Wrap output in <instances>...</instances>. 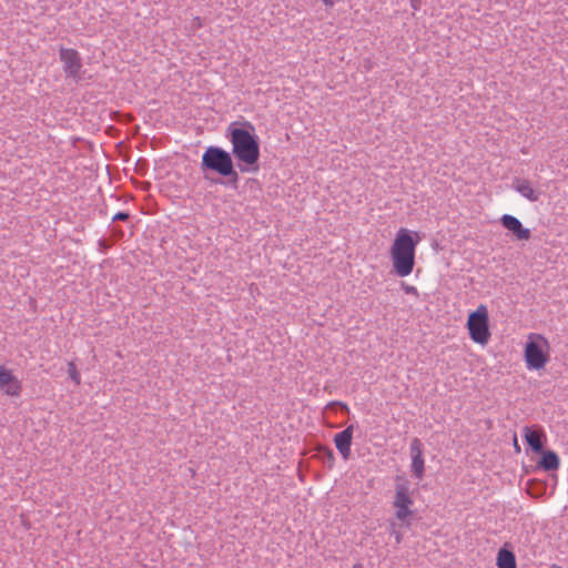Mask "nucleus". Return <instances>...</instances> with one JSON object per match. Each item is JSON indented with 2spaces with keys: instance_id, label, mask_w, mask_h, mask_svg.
I'll return each mask as SVG.
<instances>
[{
  "instance_id": "obj_1",
  "label": "nucleus",
  "mask_w": 568,
  "mask_h": 568,
  "mask_svg": "<svg viewBox=\"0 0 568 568\" xmlns=\"http://www.w3.org/2000/svg\"><path fill=\"white\" fill-rule=\"evenodd\" d=\"M422 237L417 231L399 227L389 245L388 256L393 273L400 277L409 276L416 264V250Z\"/></svg>"
},
{
  "instance_id": "obj_2",
  "label": "nucleus",
  "mask_w": 568,
  "mask_h": 568,
  "mask_svg": "<svg viewBox=\"0 0 568 568\" xmlns=\"http://www.w3.org/2000/svg\"><path fill=\"white\" fill-rule=\"evenodd\" d=\"M229 136L233 155L240 163L244 164V166H241V171H257L260 144L254 126L248 122L243 124L231 123Z\"/></svg>"
},
{
  "instance_id": "obj_3",
  "label": "nucleus",
  "mask_w": 568,
  "mask_h": 568,
  "mask_svg": "<svg viewBox=\"0 0 568 568\" xmlns=\"http://www.w3.org/2000/svg\"><path fill=\"white\" fill-rule=\"evenodd\" d=\"M414 489L410 481L405 476H396L394 485V495L392 508L397 521L404 527H410L415 517Z\"/></svg>"
},
{
  "instance_id": "obj_4",
  "label": "nucleus",
  "mask_w": 568,
  "mask_h": 568,
  "mask_svg": "<svg viewBox=\"0 0 568 568\" xmlns=\"http://www.w3.org/2000/svg\"><path fill=\"white\" fill-rule=\"evenodd\" d=\"M523 357L528 371H544L551 359V346L547 337L529 333L524 344Z\"/></svg>"
},
{
  "instance_id": "obj_5",
  "label": "nucleus",
  "mask_w": 568,
  "mask_h": 568,
  "mask_svg": "<svg viewBox=\"0 0 568 568\" xmlns=\"http://www.w3.org/2000/svg\"><path fill=\"white\" fill-rule=\"evenodd\" d=\"M465 326L470 341L481 347H485L491 339L489 311L487 305L479 304L474 311L469 312Z\"/></svg>"
},
{
  "instance_id": "obj_6",
  "label": "nucleus",
  "mask_w": 568,
  "mask_h": 568,
  "mask_svg": "<svg viewBox=\"0 0 568 568\" xmlns=\"http://www.w3.org/2000/svg\"><path fill=\"white\" fill-rule=\"evenodd\" d=\"M201 166L203 170H212L222 176L234 173L232 158L229 152L217 146H209L202 155Z\"/></svg>"
},
{
  "instance_id": "obj_7",
  "label": "nucleus",
  "mask_w": 568,
  "mask_h": 568,
  "mask_svg": "<svg viewBox=\"0 0 568 568\" xmlns=\"http://www.w3.org/2000/svg\"><path fill=\"white\" fill-rule=\"evenodd\" d=\"M60 60L63 63V71L67 77L72 79L80 78L82 62L77 50L71 48H61L59 51Z\"/></svg>"
},
{
  "instance_id": "obj_8",
  "label": "nucleus",
  "mask_w": 568,
  "mask_h": 568,
  "mask_svg": "<svg viewBox=\"0 0 568 568\" xmlns=\"http://www.w3.org/2000/svg\"><path fill=\"white\" fill-rule=\"evenodd\" d=\"M0 390L10 397H19L22 392V384L20 379L12 373V371L0 365Z\"/></svg>"
},
{
  "instance_id": "obj_9",
  "label": "nucleus",
  "mask_w": 568,
  "mask_h": 568,
  "mask_svg": "<svg viewBox=\"0 0 568 568\" xmlns=\"http://www.w3.org/2000/svg\"><path fill=\"white\" fill-rule=\"evenodd\" d=\"M501 225L513 233V235L518 241H528L531 237V232L529 229L525 227L523 223L514 215L504 214L500 217Z\"/></svg>"
},
{
  "instance_id": "obj_10",
  "label": "nucleus",
  "mask_w": 568,
  "mask_h": 568,
  "mask_svg": "<svg viewBox=\"0 0 568 568\" xmlns=\"http://www.w3.org/2000/svg\"><path fill=\"white\" fill-rule=\"evenodd\" d=\"M523 436L534 453H540L544 450V445L547 442V436L541 427L526 426L523 429Z\"/></svg>"
},
{
  "instance_id": "obj_11",
  "label": "nucleus",
  "mask_w": 568,
  "mask_h": 568,
  "mask_svg": "<svg viewBox=\"0 0 568 568\" xmlns=\"http://www.w3.org/2000/svg\"><path fill=\"white\" fill-rule=\"evenodd\" d=\"M354 426L349 425L344 430L337 433L334 436V444L336 449L339 452L344 460L351 458V446L353 440Z\"/></svg>"
},
{
  "instance_id": "obj_12",
  "label": "nucleus",
  "mask_w": 568,
  "mask_h": 568,
  "mask_svg": "<svg viewBox=\"0 0 568 568\" xmlns=\"http://www.w3.org/2000/svg\"><path fill=\"white\" fill-rule=\"evenodd\" d=\"M514 189L530 202H537L540 199V191L534 187L532 183L525 179L514 182Z\"/></svg>"
},
{
  "instance_id": "obj_13",
  "label": "nucleus",
  "mask_w": 568,
  "mask_h": 568,
  "mask_svg": "<svg viewBox=\"0 0 568 568\" xmlns=\"http://www.w3.org/2000/svg\"><path fill=\"white\" fill-rule=\"evenodd\" d=\"M541 455L540 459L537 463V467L545 470H557L560 466V459L557 453L554 450H542L539 453Z\"/></svg>"
},
{
  "instance_id": "obj_14",
  "label": "nucleus",
  "mask_w": 568,
  "mask_h": 568,
  "mask_svg": "<svg viewBox=\"0 0 568 568\" xmlns=\"http://www.w3.org/2000/svg\"><path fill=\"white\" fill-rule=\"evenodd\" d=\"M497 568H517L516 557L513 551L501 548L497 554Z\"/></svg>"
},
{
  "instance_id": "obj_15",
  "label": "nucleus",
  "mask_w": 568,
  "mask_h": 568,
  "mask_svg": "<svg viewBox=\"0 0 568 568\" xmlns=\"http://www.w3.org/2000/svg\"><path fill=\"white\" fill-rule=\"evenodd\" d=\"M412 471L416 478L422 479L425 471V459L423 457L412 458Z\"/></svg>"
},
{
  "instance_id": "obj_16",
  "label": "nucleus",
  "mask_w": 568,
  "mask_h": 568,
  "mask_svg": "<svg viewBox=\"0 0 568 568\" xmlns=\"http://www.w3.org/2000/svg\"><path fill=\"white\" fill-rule=\"evenodd\" d=\"M410 458L423 457V444L418 438H414L409 446Z\"/></svg>"
},
{
  "instance_id": "obj_17",
  "label": "nucleus",
  "mask_w": 568,
  "mask_h": 568,
  "mask_svg": "<svg viewBox=\"0 0 568 568\" xmlns=\"http://www.w3.org/2000/svg\"><path fill=\"white\" fill-rule=\"evenodd\" d=\"M68 374H69V377L73 381V383L75 385L81 384V375H80L74 362L68 363Z\"/></svg>"
},
{
  "instance_id": "obj_18",
  "label": "nucleus",
  "mask_w": 568,
  "mask_h": 568,
  "mask_svg": "<svg viewBox=\"0 0 568 568\" xmlns=\"http://www.w3.org/2000/svg\"><path fill=\"white\" fill-rule=\"evenodd\" d=\"M390 535L394 537L397 545L403 541V534L396 529L395 523H390Z\"/></svg>"
},
{
  "instance_id": "obj_19",
  "label": "nucleus",
  "mask_w": 568,
  "mask_h": 568,
  "mask_svg": "<svg viewBox=\"0 0 568 568\" xmlns=\"http://www.w3.org/2000/svg\"><path fill=\"white\" fill-rule=\"evenodd\" d=\"M402 287H403V291L408 294V295H414V296H417L418 295V290L416 286H413V285H407L405 283L402 284Z\"/></svg>"
},
{
  "instance_id": "obj_20",
  "label": "nucleus",
  "mask_w": 568,
  "mask_h": 568,
  "mask_svg": "<svg viewBox=\"0 0 568 568\" xmlns=\"http://www.w3.org/2000/svg\"><path fill=\"white\" fill-rule=\"evenodd\" d=\"M129 219V214L125 213V212H119L116 213L114 216H113V220L116 221V220H121V221H124V220H128Z\"/></svg>"
},
{
  "instance_id": "obj_21",
  "label": "nucleus",
  "mask_w": 568,
  "mask_h": 568,
  "mask_svg": "<svg viewBox=\"0 0 568 568\" xmlns=\"http://www.w3.org/2000/svg\"><path fill=\"white\" fill-rule=\"evenodd\" d=\"M322 2L328 7H332L333 6V1L332 0H322Z\"/></svg>"
},
{
  "instance_id": "obj_22",
  "label": "nucleus",
  "mask_w": 568,
  "mask_h": 568,
  "mask_svg": "<svg viewBox=\"0 0 568 568\" xmlns=\"http://www.w3.org/2000/svg\"><path fill=\"white\" fill-rule=\"evenodd\" d=\"M514 447H515L517 450H519V446H518V444H517V438H516V437H515V439H514Z\"/></svg>"
},
{
  "instance_id": "obj_23",
  "label": "nucleus",
  "mask_w": 568,
  "mask_h": 568,
  "mask_svg": "<svg viewBox=\"0 0 568 568\" xmlns=\"http://www.w3.org/2000/svg\"><path fill=\"white\" fill-rule=\"evenodd\" d=\"M549 568H562V567L554 564V565L549 566Z\"/></svg>"
}]
</instances>
